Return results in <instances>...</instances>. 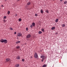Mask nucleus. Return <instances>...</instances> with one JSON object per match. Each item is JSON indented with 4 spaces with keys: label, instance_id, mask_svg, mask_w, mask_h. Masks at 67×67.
Returning <instances> with one entry per match:
<instances>
[{
    "label": "nucleus",
    "instance_id": "nucleus-6",
    "mask_svg": "<svg viewBox=\"0 0 67 67\" xmlns=\"http://www.w3.org/2000/svg\"><path fill=\"white\" fill-rule=\"evenodd\" d=\"M34 57L35 58H37V57H38L37 54L36 53H35L34 55Z\"/></svg>",
    "mask_w": 67,
    "mask_h": 67
},
{
    "label": "nucleus",
    "instance_id": "nucleus-10",
    "mask_svg": "<svg viewBox=\"0 0 67 67\" xmlns=\"http://www.w3.org/2000/svg\"><path fill=\"white\" fill-rule=\"evenodd\" d=\"M4 40V39H1L0 40V41L1 43H3V41Z\"/></svg>",
    "mask_w": 67,
    "mask_h": 67
},
{
    "label": "nucleus",
    "instance_id": "nucleus-27",
    "mask_svg": "<svg viewBox=\"0 0 67 67\" xmlns=\"http://www.w3.org/2000/svg\"><path fill=\"white\" fill-rule=\"evenodd\" d=\"M65 24H63L62 25V27H65Z\"/></svg>",
    "mask_w": 67,
    "mask_h": 67
},
{
    "label": "nucleus",
    "instance_id": "nucleus-35",
    "mask_svg": "<svg viewBox=\"0 0 67 67\" xmlns=\"http://www.w3.org/2000/svg\"><path fill=\"white\" fill-rule=\"evenodd\" d=\"M55 34L57 35L58 34V33H57V32H56Z\"/></svg>",
    "mask_w": 67,
    "mask_h": 67
},
{
    "label": "nucleus",
    "instance_id": "nucleus-30",
    "mask_svg": "<svg viewBox=\"0 0 67 67\" xmlns=\"http://www.w3.org/2000/svg\"><path fill=\"white\" fill-rule=\"evenodd\" d=\"M10 30H13V29H12V28L11 27H10Z\"/></svg>",
    "mask_w": 67,
    "mask_h": 67
},
{
    "label": "nucleus",
    "instance_id": "nucleus-15",
    "mask_svg": "<svg viewBox=\"0 0 67 67\" xmlns=\"http://www.w3.org/2000/svg\"><path fill=\"white\" fill-rule=\"evenodd\" d=\"M40 12L41 13H42L43 14V9H42L41 10V11H40Z\"/></svg>",
    "mask_w": 67,
    "mask_h": 67
},
{
    "label": "nucleus",
    "instance_id": "nucleus-26",
    "mask_svg": "<svg viewBox=\"0 0 67 67\" xmlns=\"http://www.w3.org/2000/svg\"><path fill=\"white\" fill-rule=\"evenodd\" d=\"M4 19H7V16H5L3 17Z\"/></svg>",
    "mask_w": 67,
    "mask_h": 67
},
{
    "label": "nucleus",
    "instance_id": "nucleus-23",
    "mask_svg": "<svg viewBox=\"0 0 67 67\" xmlns=\"http://www.w3.org/2000/svg\"><path fill=\"white\" fill-rule=\"evenodd\" d=\"M7 14H10V12L8 10V12H7Z\"/></svg>",
    "mask_w": 67,
    "mask_h": 67
},
{
    "label": "nucleus",
    "instance_id": "nucleus-41",
    "mask_svg": "<svg viewBox=\"0 0 67 67\" xmlns=\"http://www.w3.org/2000/svg\"><path fill=\"white\" fill-rule=\"evenodd\" d=\"M21 36H22V37H23V36H22V35Z\"/></svg>",
    "mask_w": 67,
    "mask_h": 67
},
{
    "label": "nucleus",
    "instance_id": "nucleus-12",
    "mask_svg": "<svg viewBox=\"0 0 67 67\" xmlns=\"http://www.w3.org/2000/svg\"><path fill=\"white\" fill-rule=\"evenodd\" d=\"M16 48H17V49H20V46H16Z\"/></svg>",
    "mask_w": 67,
    "mask_h": 67
},
{
    "label": "nucleus",
    "instance_id": "nucleus-3",
    "mask_svg": "<svg viewBox=\"0 0 67 67\" xmlns=\"http://www.w3.org/2000/svg\"><path fill=\"white\" fill-rule=\"evenodd\" d=\"M31 37V35L30 34H29L27 36L26 38H30Z\"/></svg>",
    "mask_w": 67,
    "mask_h": 67
},
{
    "label": "nucleus",
    "instance_id": "nucleus-22",
    "mask_svg": "<svg viewBox=\"0 0 67 67\" xmlns=\"http://www.w3.org/2000/svg\"><path fill=\"white\" fill-rule=\"evenodd\" d=\"M67 3V1H65L64 2V4H66Z\"/></svg>",
    "mask_w": 67,
    "mask_h": 67
},
{
    "label": "nucleus",
    "instance_id": "nucleus-24",
    "mask_svg": "<svg viewBox=\"0 0 67 67\" xmlns=\"http://www.w3.org/2000/svg\"><path fill=\"white\" fill-rule=\"evenodd\" d=\"M41 30L42 31V32H44L45 31V30H44V29H41Z\"/></svg>",
    "mask_w": 67,
    "mask_h": 67
},
{
    "label": "nucleus",
    "instance_id": "nucleus-45",
    "mask_svg": "<svg viewBox=\"0 0 67 67\" xmlns=\"http://www.w3.org/2000/svg\"><path fill=\"white\" fill-rule=\"evenodd\" d=\"M66 15H67V14H66Z\"/></svg>",
    "mask_w": 67,
    "mask_h": 67
},
{
    "label": "nucleus",
    "instance_id": "nucleus-21",
    "mask_svg": "<svg viewBox=\"0 0 67 67\" xmlns=\"http://www.w3.org/2000/svg\"><path fill=\"white\" fill-rule=\"evenodd\" d=\"M18 21H19V22H21V21H22V19L21 18H19L18 19Z\"/></svg>",
    "mask_w": 67,
    "mask_h": 67
},
{
    "label": "nucleus",
    "instance_id": "nucleus-29",
    "mask_svg": "<svg viewBox=\"0 0 67 67\" xmlns=\"http://www.w3.org/2000/svg\"><path fill=\"white\" fill-rule=\"evenodd\" d=\"M26 31H28L29 30V29H28V28L26 27Z\"/></svg>",
    "mask_w": 67,
    "mask_h": 67
},
{
    "label": "nucleus",
    "instance_id": "nucleus-7",
    "mask_svg": "<svg viewBox=\"0 0 67 67\" xmlns=\"http://www.w3.org/2000/svg\"><path fill=\"white\" fill-rule=\"evenodd\" d=\"M27 4L28 5H30L31 4V2H30V1H29V2L27 3Z\"/></svg>",
    "mask_w": 67,
    "mask_h": 67
},
{
    "label": "nucleus",
    "instance_id": "nucleus-11",
    "mask_svg": "<svg viewBox=\"0 0 67 67\" xmlns=\"http://www.w3.org/2000/svg\"><path fill=\"white\" fill-rule=\"evenodd\" d=\"M55 29V27L54 26L53 27L51 28V30H54Z\"/></svg>",
    "mask_w": 67,
    "mask_h": 67
},
{
    "label": "nucleus",
    "instance_id": "nucleus-42",
    "mask_svg": "<svg viewBox=\"0 0 67 67\" xmlns=\"http://www.w3.org/2000/svg\"><path fill=\"white\" fill-rule=\"evenodd\" d=\"M40 52H42V50H41Z\"/></svg>",
    "mask_w": 67,
    "mask_h": 67
},
{
    "label": "nucleus",
    "instance_id": "nucleus-19",
    "mask_svg": "<svg viewBox=\"0 0 67 67\" xmlns=\"http://www.w3.org/2000/svg\"><path fill=\"white\" fill-rule=\"evenodd\" d=\"M45 58H46V57L45 58H43L41 60V62H43V61L44 60V59H45Z\"/></svg>",
    "mask_w": 67,
    "mask_h": 67
},
{
    "label": "nucleus",
    "instance_id": "nucleus-28",
    "mask_svg": "<svg viewBox=\"0 0 67 67\" xmlns=\"http://www.w3.org/2000/svg\"><path fill=\"white\" fill-rule=\"evenodd\" d=\"M22 61H23V62H24L25 61V60H24V59H22Z\"/></svg>",
    "mask_w": 67,
    "mask_h": 67
},
{
    "label": "nucleus",
    "instance_id": "nucleus-31",
    "mask_svg": "<svg viewBox=\"0 0 67 67\" xmlns=\"http://www.w3.org/2000/svg\"><path fill=\"white\" fill-rule=\"evenodd\" d=\"M38 15H37V14H35V16H37Z\"/></svg>",
    "mask_w": 67,
    "mask_h": 67
},
{
    "label": "nucleus",
    "instance_id": "nucleus-43",
    "mask_svg": "<svg viewBox=\"0 0 67 67\" xmlns=\"http://www.w3.org/2000/svg\"><path fill=\"white\" fill-rule=\"evenodd\" d=\"M54 0H53V1H54Z\"/></svg>",
    "mask_w": 67,
    "mask_h": 67
},
{
    "label": "nucleus",
    "instance_id": "nucleus-8",
    "mask_svg": "<svg viewBox=\"0 0 67 67\" xmlns=\"http://www.w3.org/2000/svg\"><path fill=\"white\" fill-rule=\"evenodd\" d=\"M45 57H45L44 55H42L41 56V58H45Z\"/></svg>",
    "mask_w": 67,
    "mask_h": 67
},
{
    "label": "nucleus",
    "instance_id": "nucleus-33",
    "mask_svg": "<svg viewBox=\"0 0 67 67\" xmlns=\"http://www.w3.org/2000/svg\"><path fill=\"white\" fill-rule=\"evenodd\" d=\"M14 34L15 35L16 34V32H15L14 33Z\"/></svg>",
    "mask_w": 67,
    "mask_h": 67
},
{
    "label": "nucleus",
    "instance_id": "nucleus-25",
    "mask_svg": "<svg viewBox=\"0 0 67 67\" xmlns=\"http://www.w3.org/2000/svg\"><path fill=\"white\" fill-rule=\"evenodd\" d=\"M45 12H46L47 13H49V12H48V10H46Z\"/></svg>",
    "mask_w": 67,
    "mask_h": 67
},
{
    "label": "nucleus",
    "instance_id": "nucleus-13",
    "mask_svg": "<svg viewBox=\"0 0 67 67\" xmlns=\"http://www.w3.org/2000/svg\"><path fill=\"white\" fill-rule=\"evenodd\" d=\"M20 66V65L19 64H17L15 65V67H19Z\"/></svg>",
    "mask_w": 67,
    "mask_h": 67
},
{
    "label": "nucleus",
    "instance_id": "nucleus-38",
    "mask_svg": "<svg viewBox=\"0 0 67 67\" xmlns=\"http://www.w3.org/2000/svg\"><path fill=\"white\" fill-rule=\"evenodd\" d=\"M3 6V5H1L2 7Z\"/></svg>",
    "mask_w": 67,
    "mask_h": 67
},
{
    "label": "nucleus",
    "instance_id": "nucleus-16",
    "mask_svg": "<svg viewBox=\"0 0 67 67\" xmlns=\"http://www.w3.org/2000/svg\"><path fill=\"white\" fill-rule=\"evenodd\" d=\"M38 33L39 34H41L42 33V32L41 31H40L38 32Z\"/></svg>",
    "mask_w": 67,
    "mask_h": 67
},
{
    "label": "nucleus",
    "instance_id": "nucleus-40",
    "mask_svg": "<svg viewBox=\"0 0 67 67\" xmlns=\"http://www.w3.org/2000/svg\"><path fill=\"white\" fill-rule=\"evenodd\" d=\"M17 39H19V38H18V37H17Z\"/></svg>",
    "mask_w": 67,
    "mask_h": 67
},
{
    "label": "nucleus",
    "instance_id": "nucleus-1",
    "mask_svg": "<svg viewBox=\"0 0 67 67\" xmlns=\"http://www.w3.org/2000/svg\"><path fill=\"white\" fill-rule=\"evenodd\" d=\"M6 62H5V63H6V62H8L9 61L10 62H12V60H11L10 58H8L6 59Z\"/></svg>",
    "mask_w": 67,
    "mask_h": 67
},
{
    "label": "nucleus",
    "instance_id": "nucleus-17",
    "mask_svg": "<svg viewBox=\"0 0 67 67\" xmlns=\"http://www.w3.org/2000/svg\"><path fill=\"white\" fill-rule=\"evenodd\" d=\"M58 19H56V20H55V22L57 23L58 22Z\"/></svg>",
    "mask_w": 67,
    "mask_h": 67
},
{
    "label": "nucleus",
    "instance_id": "nucleus-9",
    "mask_svg": "<svg viewBox=\"0 0 67 67\" xmlns=\"http://www.w3.org/2000/svg\"><path fill=\"white\" fill-rule=\"evenodd\" d=\"M20 57L19 56H18L16 58L17 59H20Z\"/></svg>",
    "mask_w": 67,
    "mask_h": 67
},
{
    "label": "nucleus",
    "instance_id": "nucleus-32",
    "mask_svg": "<svg viewBox=\"0 0 67 67\" xmlns=\"http://www.w3.org/2000/svg\"><path fill=\"white\" fill-rule=\"evenodd\" d=\"M3 21L4 22V23H5V19L4 20H3Z\"/></svg>",
    "mask_w": 67,
    "mask_h": 67
},
{
    "label": "nucleus",
    "instance_id": "nucleus-14",
    "mask_svg": "<svg viewBox=\"0 0 67 67\" xmlns=\"http://www.w3.org/2000/svg\"><path fill=\"white\" fill-rule=\"evenodd\" d=\"M25 7L26 9H27V10H29V9L27 8V7H28V5H27V4L25 6Z\"/></svg>",
    "mask_w": 67,
    "mask_h": 67
},
{
    "label": "nucleus",
    "instance_id": "nucleus-2",
    "mask_svg": "<svg viewBox=\"0 0 67 67\" xmlns=\"http://www.w3.org/2000/svg\"><path fill=\"white\" fill-rule=\"evenodd\" d=\"M35 24L34 23H32V24L30 25V27L31 28H32L33 27V26L34 27L35 26Z\"/></svg>",
    "mask_w": 67,
    "mask_h": 67
},
{
    "label": "nucleus",
    "instance_id": "nucleus-5",
    "mask_svg": "<svg viewBox=\"0 0 67 67\" xmlns=\"http://www.w3.org/2000/svg\"><path fill=\"white\" fill-rule=\"evenodd\" d=\"M7 42L8 40H6V39H4L3 43H4L6 44L7 43Z\"/></svg>",
    "mask_w": 67,
    "mask_h": 67
},
{
    "label": "nucleus",
    "instance_id": "nucleus-37",
    "mask_svg": "<svg viewBox=\"0 0 67 67\" xmlns=\"http://www.w3.org/2000/svg\"><path fill=\"white\" fill-rule=\"evenodd\" d=\"M61 2L63 1V0H60Z\"/></svg>",
    "mask_w": 67,
    "mask_h": 67
},
{
    "label": "nucleus",
    "instance_id": "nucleus-39",
    "mask_svg": "<svg viewBox=\"0 0 67 67\" xmlns=\"http://www.w3.org/2000/svg\"><path fill=\"white\" fill-rule=\"evenodd\" d=\"M20 0H18L17 1H20Z\"/></svg>",
    "mask_w": 67,
    "mask_h": 67
},
{
    "label": "nucleus",
    "instance_id": "nucleus-34",
    "mask_svg": "<svg viewBox=\"0 0 67 67\" xmlns=\"http://www.w3.org/2000/svg\"><path fill=\"white\" fill-rule=\"evenodd\" d=\"M15 16H17V14H15Z\"/></svg>",
    "mask_w": 67,
    "mask_h": 67
},
{
    "label": "nucleus",
    "instance_id": "nucleus-44",
    "mask_svg": "<svg viewBox=\"0 0 67 67\" xmlns=\"http://www.w3.org/2000/svg\"><path fill=\"white\" fill-rule=\"evenodd\" d=\"M66 51H65V52H66Z\"/></svg>",
    "mask_w": 67,
    "mask_h": 67
},
{
    "label": "nucleus",
    "instance_id": "nucleus-20",
    "mask_svg": "<svg viewBox=\"0 0 67 67\" xmlns=\"http://www.w3.org/2000/svg\"><path fill=\"white\" fill-rule=\"evenodd\" d=\"M47 65L46 64L43 65L42 66V67H46L47 66Z\"/></svg>",
    "mask_w": 67,
    "mask_h": 67
},
{
    "label": "nucleus",
    "instance_id": "nucleus-18",
    "mask_svg": "<svg viewBox=\"0 0 67 67\" xmlns=\"http://www.w3.org/2000/svg\"><path fill=\"white\" fill-rule=\"evenodd\" d=\"M20 43V41H16V44H18V43Z\"/></svg>",
    "mask_w": 67,
    "mask_h": 67
},
{
    "label": "nucleus",
    "instance_id": "nucleus-4",
    "mask_svg": "<svg viewBox=\"0 0 67 67\" xmlns=\"http://www.w3.org/2000/svg\"><path fill=\"white\" fill-rule=\"evenodd\" d=\"M22 35V34L21 33H20V32H19L17 34V36H21Z\"/></svg>",
    "mask_w": 67,
    "mask_h": 67
},
{
    "label": "nucleus",
    "instance_id": "nucleus-36",
    "mask_svg": "<svg viewBox=\"0 0 67 67\" xmlns=\"http://www.w3.org/2000/svg\"><path fill=\"white\" fill-rule=\"evenodd\" d=\"M7 1V0H5V2H6V1Z\"/></svg>",
    "mask_w": 67,
    "mask_h": 67
}]
</instances>
